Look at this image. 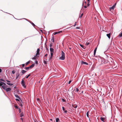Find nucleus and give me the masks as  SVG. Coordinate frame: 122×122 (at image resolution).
<instances>
[{"label": "nucleus", "mask_w": 122, "mask_h": 122, "mask_svg": "<svg viewBox=\"0 0 122 122\" xmlns=\"http://www.w3.org/2000/svg\"><path fill=\"white\" fill-rule=\"evenodd\" d=\"M47 55H48L47 54H46L44 56V57H46V56H47Z\"/></svg>", "instance_id": "obj_48"}, {"label": "nucleus", "mask_w": 122, "mask_h": 122, "mask_svg": "<svg viewBox=\"0 0 122 122\" xmlns=\"http://www.w3.org/2000/svg\"><path fill=\"white\" fill-rule=\"evenodd\" d=\"M15 100L16 101H18V102H20V100L18 98V99H15Z\"/></svg>", "instance_id": "obj_33"}, {"label": "nucleus", "mask_w": 122, "mask_h": 122, "mask_svg": "<svg viewBox=\"0 0 122 122\" xmlns=\"http://www.w3.org/2000/svg\"><path fill=\"white\" fill-rule=\"evenodd\" d=\"M20 119L21 120H22L23 121V119L22 118H20Z\"/></svg>", "instance_id": "obj_62"}, {"label": "nucleus", "mask_w": 122, "mask_h": 122, "mask_svg": "<svg viewBox=\"0 0 122 122\" xmlns=\"http://www.w3.org/2000/svg\"><path fill=\"white\" fill-rule=\"evenodd\" d=\"M30 68L29 66L27 67H25V69L26 70H28Z\"/></svg>", "instance_id": "obj_32"}, {"label": "nucleus", "mask_w": 122, "mask_h": 122, "mask_svg": "<svg viewBox=\"0 0 122 122\" xmlns=\"http://www.w3.org/2000/svg\"><path fill=\"white\" fill-rule=\"evenodd\" d=\"M14 107L15 108H16L17 109H18L19 108V107L15 105Z\"/></svg>", "instance_id": "obj_29"}, {"label": "nucleus", "mask_w": 122, "mask_h": 122, "mask_svg": "<svg viewBox=\"0 0 122 122\" xmlns=\"http://www.w3.org/2000/svg\"><path fill=\"white\" fill-rule=\"evenodd\" d=\"M12 73L13 74H14L15 73V70H13L12 71Z\"/></svg>", "instance_id": "obj_39"}, {"label": "nucleus", "mask_w": 122, "mask_h": 122, "mask_svg": "<svg viewBox=\"0 0 122 122\" xmlns=\"http://www.w3.org/2000/svg\"><path fill=\"white\" fill-rule=\"evenodd\" d=\"M50 51L51 52H54V49L52 48H50Z\"/></svg>", "instance_id": "obj_18"}, {"label": "nucleus", "mask_w": 122, "mask_h": 122, "mask_svg": "<svg viewBox=\"0 0 122 122\" xmlns=\"http://www.w3.org/2000/svg\"><path fill=\"white\" fill-rule=\"evenodd\" d=\"M35 66V64H32L30 66H29V67L30 68H31L33 67L34 66Z\"/></svg>", "instance_id": "obj_17"}, {"label": "nucleus", "mask_w": 122, "mask_h": 122, "mask_svg": "<svg viewBox=\"0 0 122 122\" xmlns=\"http://www.w3.org/2000/svg\"><path fill=\"white\" fill-rule=\"evenodd\" d=\"M40 49L39 48H38L37 49V53H36L37 54H38V55H40Z\"/></svg>", "instance_id": "obj_12"}, {"label": "nucleus", "mask_w": 122, "mask_h": 122, "mask_svg": "<svg viewBox=\"0 0 122 122\" xmlns=\"http://www.w3.org/2000/svg\"><path fill=\"white\" fill-rule=\"evenodd\" d=\"M89 111H88L86 113V116H87V117H88V118H89Z\"/></svg>", "instance_id": "obj_27"}, {"label": "nucleus", "mask_w": 122, "mask_h": 122, "mask_svg": "<svg viewBox=\"0 0 122 122\" xmlns=\"http://www.w3.org/2000/svg\"><path fill=\"white\" fill-rule=\"evenodd\" d=\"M46 50L48 51H49V49L48 48H47V47H46Z\"/></svg>", "instance_id": "obj_52"}, {"label": "nucleus", "mask_w": 122, "mask_h": 122, "mask_svg": "<svg viewBox=\"0 0 122 122\" xmlns=\"http://www.w3.org/2000/svg\"><path fill=\"white\" fill-rule=\"evenodd\" d=\"M21 71V73H22V74L21 75V76H22V75H23L27 71H25L23 70H22V71Z\"/></svg>", "instance_id": "obj_6"}, {"label": "nucleus", "mask_w": 122, "mask_h": 122, "mask_svg": "<svg viewBox=\"0 0 122 122\" xmlns=\"http://www.w3.org/2000/svg\"><path fill=\"white\" fill-rule=\"evenodd\" d=\"M21 83L22 86H23L24 88H26V86L25 85V82L24 81L23 79H22V81L21 82Z\"/></svg>", "instance_id": "obj_2"}, {"label": "nucleus", "mask_w": 122, "mask_h": 122, "mask_svg": "<svg viewBox=\"0 0 122 122\" xmlns=\"http://www.w3.org/2000/svg\"><path fill=\"white\" fill-rule=\"evenodd\" d=\"M88 2V3L87 4V6H88L89 5H90V2Z\"/></svg>", "instance_id": "obj_41"}, {"label": "nucleus", "mask_w": 122, "mask_h": 122, "mask_svg": "<svg viewBox=\"0 0 122 122\" xmlns=\"http://www.w3.org/2000/svg\"><path fill=\"white\" fill-rule=\"evenodd\" d=\"M30 76V74H29L28 75H27L26 76V79L28 78V77Z\"/></svg>", "instance_id": "obj_28"}, {"label": "nucleus", "mask_w": 122, "mask_h": 122, "mask_svg": "<svg viewBox=\"0 0 122 122\" xmlns=\"http://www.w3.org/2000/svg\"><path fill=\"white\" fill-rule=\"evenodd\" d=\"M6 85V86H8L6 85V84L5 83L2 82L1 81H0V87L1 86H2L3 85Z\"/></svg>", "instance_id": "obj_4"}, {"label": "nucleus", "mask_w": 122, "mask_h": 122, "mask_svg": "<svg viewBox=\"0 0 122 122\" xmlns=\"http://www.w3.org/2000/svg\"><path fill=\"white\" fill-rule=\"evenodd\" d=\"M64 112L65 113H67V111L66 110H65V111H64Z\"/></svg>", "instance_id": "obj_43"}, {"label": "nucleus", "mask_w": 122, "mask_h": 122, "mask_svg": "<svg viewBox=\"0 0 122 122\" xmlns=\"http://www.w3.org/2000/svg\"><path fill=\"white\" fill-rule=\"evenodd\" d=\"M43 62L44 63V64H47V62H46V61L45 60H44V61H43Z\"/></svg>", "instance_id": "obj_34"}, {"label": "nucleus", "mask_w": 122, "mask_h": 122, "mask_svg": "<svg viewBox=\"0 0 122 122\" xmlns=\"http://www.w3.org/2000/svg\"><path fill=\"white\" fill-rule=\"evenodd\" d=\"M0 81H2L3 82H5V81L3 79H0Z\"/></svg>", "instance_id": "obj_38"}, {"label": "nucleus", "mask_w": 122, "mask_h": 122, "mask_svg": "<svg viewBox=\"0 0 122 122\" xmlns=\"http://www.w3.org/2000/svg\"><path fill=\"white\" fill-rule=\"evenodd\" d=\"M22 67H24L25 66V64H22Z\"/></svg>", "instance_id": "obj_51"}, {"label": "nucleus", "mask_w": 122, "mask_h": 122, "mask_svg": "<svg viewBox=\"0 0 122 122\" xmlns=\"http://www.w3.org/2000/svg\"><path fill=\"white\" fill-rule=\"evenodd\" d=\"M35 62L36 64H38V61H36Z\"/></svg>", "instance_id": "obj_55"}, {"label": "nucleus", "mask_w": 122, "mask_h": 122, "mask_svg": "<svg viewBox=\"0 0 122 122\" xmlns=\"http://www.w3.org/2000/svg\"><path fill=\"white\" fill-rule=\"evenodd\" d=\"M107 60H107L108 62H109V63H110V62L109 60H110L111 61H112V58L111 57H108Z\"/></svg>", "instance_id": "obj_14"}, {"label": "nucleus", "mask_w": 122, "mask_h": 122, "mask_svg": "<svg viewBox=\"0 0 122 122\" xmlns=\"http://www.w3.org/2000/svg\"><path fill=\"white\" fill-rule=\"evenodd\" d=\"M61 32H62V31H61L58 32H55L53 33V34L54 35H55L56 34H59Z\"/></svg>", "instance_id": "obj_9"}, {"label": "nucleus", "mask_w": 122, "mask_h": 122, "mask_svg": "<svg viewBox=\"0 0 122 122\" xmlns=\"http://www.w3.org/2000/svg\"><path fill=\"white\" fill-rule=\"evenodd\" d=\"M76 28L77 29H79L80 28V27H77Z\"/></svg>", "instance_id": "obj_57"}, {"label": "nucleus", "mask_w": 122, "mask_h": 122, "mask_svg": "<svg viewBox=\"0 0 122 122\" xmlns=\"http://www.w3.org/2000/svg\"><path fill=\"white\" fill-rule=\"evenodd\" d=\"M36 57H35V56H34L32 58V59L34 60H36Z\"/></svg>", "instance_id": "obj_37"}, {"label": "nucleus", "mask_w": 122, "mask_h": 122, "mask_svg": "<svg viewBox=\"0 0 122 122\" xmlns=\"http://www.w3.org/2000/svg\"><path fill=\"white\" fill-rule=\"evenodd\" d=\"M76 91L77 92H78L79 91V89H78V88H76Z\"/></svg>", "instance_id": "obj_44"}, {"label": "nucleus", "mask_w": 122, "mask_h": 122, "mask_svg": "<svg viewBox=\"0 0 122 122\" xmlns=\"http://www.w3.org/2000/svg\"><path fill=\"white\" fill-rule=\"evenodd\" d=\"M18 109L19 110V112L20 113L21 112V109L19 108Z\"/></svg>", "instance_id": "obj_47"}, {"label": "nucleus", "mask_w": 122, "mask_h": 122, "mask_svg": "<svg viewBox=\"0 0 122 122\" xmlns=\"http://www.w3.org/2000/svg\"><path fill=\"white\" fill-rule=\"evenodd\" d=\"M118 37H122V32H121L118 35Z\"/></svg>", "instance_id": "obj_21"}, {"label": "nucleus", "mask_w": 122, "mask_h": 122, "mask_svg": "<svg viewBox=\"0 0 122 122\" xmlns=\"http://www.w3.org/2000/svg\"><path fill=\"white\" fill-rule=\"evenodd\" d=\"M62 109L64 111H65L66 110L65 109L64 107H62Z\"/></svg>", "instance_id": "obj_36"}, {"label": "nucleus", "mask_w": 122, "mask_h": 122, "mask_svg": "<svg viewBox=\"0 0 122 122\" xmlns=\"http://www.w3.org/2000/svg\"><path fill=\"white\" fill-rule=\"evenodd\" d=\"M88 1V2H90V0H87Z\"/></svg>", "instance_id": "obj_64"}, {"label": "nucleus", "mask_w": 122, "mask_h": 122, "mask_svg": "<svg viewBox=\"0 0 122 122\" xmlns=\"http://www.w3.org/2000/svg\"><path fill=\"white\" fill-rule=\"evenodd\" d=\"M61 56L59 58V59L61 60H64L65 59V54L62 51H61Z\"/></svg>", "instance_id": "obj_1"}, {"label": "nucleus", "mask_w": 122, "mask_h": 122, "mask_svg": "<svg viewBox=\"0 0 122 122\" xmlns=\"http://www.w3.org/2000/svg\"><path fill=\"white\" fill-rule=\"evenodd\" d=\"M52 46V44L51 43L50 45V47H51Z\"/></svg>", "instance_id": "obj_56"}, {"label": "nucleus", "mask_w": 122, "mask_h": 122, "mask_svg": "<svg viewBox=\"0 0 122 122\" xmlns=\"http://www.w3.org/2000/svg\"><path fill=\"white\" fill-rule=\"evenodd\" d=\"M97 49V47H96L95 49H94V56H95L96 51Z\"/></svg>", "instance_id": "obj_15"}, {"label": "nucleus", "mask_w": 122, "mask_h": 122, "mask_svg": "<svg viewBox=\"0 0 122 122\" xmlns=\"http://www.w3.org/2000/svg\"><path fill=\"white\" fill-rule=\"evenodd\" d=\"M69 98H70L71 99L72 98V97L71 96H69Z\"/></svg>", "instance_id": "obj_63"}, {"label": "nucleus", "mask_w": 122, "mask_h": 122, "mask_svg": "<svg viewBox=\"0 0 122 122\" xmlns=\"http://www.w3.org/2000/svg\"><path fill=\"white\" fill-rule=\"evenodd\" d=\"M28 21L31 24V25L33 26L34 27H35V26H36V25H35V24L31 21Z\"/></svg>", "instance_id": "obj_13"}, {"label": "nucleus", "mask_w": 122, "mask_h": 122, "mask_svg": "<svg viewBox=\"0 0 122 122\" xmlns=\"http://www.w3.org/2000/svg\"><path fill=\"white\" fill-rule=\"evenodd\" d=\"M6 83L7 85H9L11 86L13 85V84L12 83H10L8 82H7Z\"/></svg>", "instance_id": "obj_25"}, {"label": "nucleus", "mask_w": 122, "mask_h": 122, "mask_svg": "<svg viewBox=\"0 0 122 122\" xmlns=\"http://www.w3.org/2000/svg\"><path fill=\"white\" fill-rule=\"evenodd\" d=\"M71 80H70V81H69L68 82V84H70V83H71Z\"/></svg>", "instance_id": "obj_45"}, {"label": "nucleus", "mask_w": 122, "mask_h": 122, "mask_svg": "<svg viewBox=\"0 0 122 122\" xmlns=\"http://www.w3.org/2000/svg\"><path fill=\"white\" fill-rule=\"evenodd\" d=\"M83 15V13L81 14V15H80V16H79V18H81L82 16Z\"/></svg>", "instance_id": "obj_35"}, {"label": "nucleus", "mask_w": 122, "mask_h": 122, "mask_svg": "<svg viewBox=\"0 0 122 122\" xmlns=\"http://www.w3.org/2000/svg\"><path fill=\"white\" fill-rule=\"evenodd\" d=\"M51 40L53 42H54V37H52L51 39Z\"/></svg>", "instance_id": "obj_30"}, {"label": "nucleus", "mask_w": 122, "mask_h": 122, "mask_svg": "<svg viewBox=\"0 0 122 122\" xmlns=\"http://www.w3.org/2000/svg\"><path fill=\"white\" fill-rule=\"evenodd\" d=\"M76 23H77V22H75V24L73 25V26H76Z\"/></svg>", "instance_id": "obj_49"}, {"label": "nucleus", "mask_w": 122, "mask_h": 122, "mask_svg": "<svg viewBox=\"0 0 122 122\" xmlns=\"http://www.w3.org/2000/svg\"><path fill=\"white\" fill-rule=\"evenodd\" d=\"M2 69L0 68V72H2Z\"/></svg>", "instance_id": "obj_60"}, {"label": "nucleus", "mask_w": 122, "mask_h": 122, "mask_svg": "<svg viewBox=\"0 0 122 122\" xmlns=\"http://www.w3.org/2000/svg\"><path fill=\"white\" fill-rule=\"evenodd\" d=\"M83 91H82L81 92V93H80V94H81V93H83Z\"/></svg>", "instance_id": "obj_61"}, {"label": "nucleus", "mask_w": 122, "mask_h": 122, "mask_svg": "<svg viewBox=\"0 0 122 122\" xmlns=\"http://www.w3.org/2000/svg\"><path fill=\"white\" fill-rule=\"evenodd\" d=\"M5 86V85H3L2 86H1L2 88L5 90L6 89V87Z\"/></svg>", "instance_id": "obj_20"}, {"label": "nucleus", "mask_w": 122, "mask_h": 122, "mask_svg": "<svg viewBox=\"0 0 122 122\" xmlns=\"http://www.w3.org/2000/svg\"><path fill=\"white\" fill-rule=\"evenodd\" d=\"M62 102H65L66 101L63 98H62Z\"/></svg>", "instance_id": "obj_40"}, {"label": "nucleus", "mask_w": 122, "mask_h": 122, "mask_svg": "<svg viewBox=\"0 0 122 122\" xmlns=\"http://www.w3.org/2000/svg\"><path fill=\"white\" fill-rule=\"evenodd\" d=\"M81 64H84L86 65H88V63H87L86 62H85L83 61H82L81 62Z\"/></svg>", "instance_id": "obj_8"}, {"label": "nucleus", "mask_w": 122, "mask_h": 122, "mask_svg": "<svg viewBox=\"0 0 122 122\" xmlns=\"http://www.w3.org/2000/svg\"><path fill=\"white\" fill-rule=\"evenodd\" d=\"M6 92H7L9 91H10L11 90V89L10 88H7L5 90Z\"/></svg>", "instance_id": "obj_7"}, {"label": "nucleus", "mask_w": 122, "mask_h": 122, "mask_svg": "<svg viewBox=\"0 0 122 122\" xmlns=\"http://www.w3.org/2000/svg\"><path fill=\"white\" fill-rule=\"evenodd\" d=\"M19 92H20L19 90L18 89L16 91V93H19Z\"/></svg>", "instance_id": "obj_42"}, {"label": "nucleus", "mask_w": 122, "mask_h": 122, "mask_svg": "<svg viewBox=\"0 0 122 122\" xmlns=\"http://www.w3.org/2000/svg\"><path fill=\"white\" fill-rule=\"evenodd\" d=\"M53 52H51V55L53 56Z\"/></svg>", "instance_id": "obj_46"}, {"label": "nucleus", "mask_w": 122, "mask_h": 122, "mask_svg": "<svg viewBox=\"0 0 122 122\" xmlns=\"http://www.w3.org/2000/svg\"><path fill=\"white\" fill-rule=\"evenodd\" d=\"M116 4V3L113 5L112 7H110L109 8V10L111 11L112 10H113L115 7Z\"/></svg>", "instance_id": "obj_3"}, {"label": "nucleus", "mask_w": 122, "mask_h": 122, "mask_svg": "<svg viewBox=\"0 0 122 122\" xmlns=\"http://www.w3.org/2000/svg\"><path fill=\"white\" fill-rule=\"evenodd\" d=\"M72 106L74 108H77L78 106L76 104H75L74 105H72Z\"/></svg>", "instance_id": "obj_10"}, {"label": "nucleus", "mask_w": 122, "mask_h": 122, "mask_svg": "<svg viewBox=\"0 0 122 122\" xmlns=\"http://www.w3.org/2000/svg\"><path fill=\"white\" fill-rule=\"evenodd\" d=\"M52 56H53L52 55H51V56H50V59H51V58L52 57Z\"/></svg>", "instance_id": "obj_53"}, {"label": "nucleus", "mask_w": 122, "mask_h": 122, "mask_svg": "<svg viewBox=\"0 0 122 122\" xmlns=\"http://www.w3.org/2000/svg\"><path fill=\"white\" fill-rule=\"evenodd\" d=\"M56 122H58L60 120L59 118H57L56 119Z\"/></svg>", "instance_id": "obj_24"}, {"label": "nucleus", "mask_w": 122, "mask_h": 122, "mask_svg": "<svg viewBox=\"0 0 122 122\" xmlns=\"http://www.w3.org/2000/svg\"><path fill=\"white\" fill-rule=\"evenodd\" d=\"M80 45L81 47L84 49H85L86 48L84 46L81 44H80Z\"/></svg>", "instance_id": "obj_19"}, {"label": "nucleus", "mask_w": 122, "mask_h": 122, "mask_svg": "<svg viewBox=\"0 0 122 122\" xmlns=\"http://www.w3.org/2000/svg\"><path fill=\"white\" fill-rule=\"evenodd\" d=\"M19 105L20 106L22 107V104L21 103H20V104Z\"/></svg>", "instance_id": "obj_50"}, {"label": "nucleus", "mask_w": 122, "mask_h": 122, "mask_svg": "<svg viewBox=\"0 0 122 122\" xmlns=\"http://www.w3.org/2000/svg\"><path fill=\"white\" fill-rule=\"evenodd\" d=\"M6 81H7V82H10V81H8V80H6Z\"/></svg>", "instance_id": "obj_58"}, {"label": "nucleus", "mask_w": 122, "mask_h": 122, "mask_svg": "<svg viewBox=\"0 0 122 122\" xmlns=\"http://www.w3.org/2000/svg\"><path fill=\"white\" fill-rule=\"evenodd\" d=\"M100 119L102 121L104 122V118L103 117H101L100 118Z\"/></svg>", "instance_id": "obj_22"}, {"label": "nucleus", "mask_w": 122, "mask_h": 122, "mask_svg": "<svg viewBox=\"0 0 122 122\" xmlns=\"http://www.w3.org/2000/svg\"><path fill=\"white\" fill-rule=\"evenodd\" d=\"M20 74L19 72H18L16 74V79H17L20 76Z\"/></svg>", "instance_id": "obj_11"}, {"label": "nucleus", "mask_w": 122, "mask_h": 122, "mask_svg": "<svg viewBox=\"0 0 122 122\" xmlns=\"http://www.w3.org/2000/svg\"><path fill=\"white\" fill-rule=\"evenodd\" d=\"M30 61H29L26 62L25 63V65L26 66H27V65H28L30 63Z\"/></svg>", "instance_id": "obj_23"}, {"label": "nucleus", "mask_w": 122, "mask_h": 122, "mask_svg": "<svg viewBox=\"0 0 122 122\" xmlns=\"http://www.w3.org/2000/svg\"><path fill=\"white\" fill-rule=\"evenodd\" d=\"M20 116L21 117H22L24 116V114L23 112H21V113L20 114Z\"/></svg>", "instance_id": "obj_26"}, {"label": "nucleus", "mask_w": 122, "mask_h": 122, "mask_svg": "<svg viewBox=\"0 0 122 122\" xmlns=\"http://www.w3.org/2000/svg\"><path fill=\"white\" fill-rule=\"evenodd\" d=\"M14 95H15V97L16 98H18L20 100V101L21 102H22V100H21V98H20V97L19 96H18V95H17V94H15L14 93Z\"/></svg>", "instance_id": "obj_5"}, {"label": "nucleus", "mask_w": 122, "mask_h": 122, "mask_svg": "<svg viewBox=\"0 0 122 122\" xmlns=\"http://www.w3.org/2000/svg\"><path fill=\"white\" fill-rule=\"evenodd\" d=\"M107 36L108 37V38L109 39L110 38L111 36V34L110 33L109 34H107Z\"/></svg>", "instance_id": "obj_16"}, {"label": "nucleus", "mask_w": 122, "mask_h": 122, "mask_svg": "<svg viewBox=\"0 0 122 122\" xmlns=\"http://www.w3.org/2000/svg\"><path fill=\"white\" fill-rule=\"evenodd\" d=\"M52 56H53L52 55H51V56H50V59H51V58L52 57Z\"/></svg>", "instance_id": "obj_54"}, {"label": "nucleus", "mask_w": 122, "mask_h": 122, "mask_svg": "<svg viewBox=\"0 0 122 122\" xmlns=\"http://www.w3.org/2000/svg\"><path fill=\"white\" fill-rule=\"evenodd\" d=\"M90 44V43L89 42H86V44H85V45H86V46H88V45H89Z\"/></svg>", "instance_id": "obj_31"}, {"label": "nucleus", "mask_w": 122, "mask_h": 122, "mask_svg": "<svg viewBox=\"0 0 122 122\" xmlns=\"http://www.w3.org/2000/svg\"><path fill=\"white\" fill-rule=\"evenodd\" d=\"M84 8H87V6H86V5H85L84 6Z\"/></svg>", "instance_id": "obj_59"}]
</instances>
